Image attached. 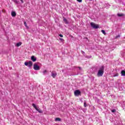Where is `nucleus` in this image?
<instances>
[{
  "label": "nucleus",
  "instance_id": "f257e3e1",
  "mask_svg": "<svg viewBox=\"0 0 125 125\" xmlns=\"http://www.w3.org/2000/svg\"><path fill=\"white\" fill-rule=\"evenodd\" d=\"M104 74V66H102L100 67L99 70L98 71V77H102Z\"/></svg>",
  "mask_w": 125,
  "mask_h": 125
},
{
  "label": "nucleus",
  "instance_id": "f03ea898",
  "mask_svg": "<svg viewBox=\"0 0 125 125\" xmlns=\"http://www.w3.org/2000/svg\"><path fill=\"white\" fill-rule=\"evenodd\" d=\"M32 106L35 108L36 110H37L38 112H39V113H42V111L40 110V108L37 107V105H36V104H33Z\"/></svg>",
  "mask_w": 125,
  "mask_h": 125
},
{
  "label": "nucleus",
  "instance_id": "7ed1b4c3",
  "mask_svg": "<svg viewBox=\"0 0 125 125\" xmlns=\"http://www.w3.org/2000/svg\"><path fill=\"white\" fill-rule=\"evenodd\" d=\"M33 68L34 70L36 71H39L41 69V67H40V66H39L38 64L36 63H35L33 65Z\"/></svg>",
  "mask_w": 125,
  "mask_h": 125
},
{
  "label": "nucleus",
  "instance_id": "20e7f679",
  "mask_svg": "<svg viewBox=\"0 0 125 125\" xmlns=\"http://www.w3.org/2000/svg\"><path fill=\"white\" fill-rule=\"evenodd\" d=\"M90 25L91 27H92V28H93L94 29H98V28H99V26H98V25L95 24L93 22H91Z\"/></svg>",
  "mask_w": 125,
  "mask_h": 125
},
{
  "label": "nucleus",
  "instance_id": "39448f33",
  "mask_svg": "<svg viewBox=\"0 0 125 125\" xmlns=\"http://www.w3.org/2000/svg\"><path fill=\"white\" fill-rule=\"evenodd\" d=\"M81 92L79 90H76L74 92L75 96H79V95H81Z\"/></svg>",
  "mask_w": 125,
  "mask_h": 125
},
{
  "label": "nucleus",
  "instance_id": "423d86ee",
  "mask_svg": "<svg viewBox=\"0 0 125 125\" xmlns=\"http://www.w3.org/2000/svg\"><path fill=\"white\" fill-rule=\"evenodd\" d=\"M51 76L52 78H55L57 76V73L55 71H53L51 72Z\"/></svg>",
  "mask_w": 125,
  "mask_h": 125
},
{
  "label": "nucleus",
  "instance_id": "0eeeda50",
  "mask_svg": "<svg viewBox=\"0 0 125 125\" xmlns=\"http://www.w3.org/2000/svg\"><path fill=\"white\" fill-rule=\"evenodd\" d=\"M24 65H25V66H27V67H28L29 68H31V67L33 66V63H24Z\"/></svg>",
  "mask_w": 125,
  "mask_h": 125
},
{
  "label": "nucleus",
  "instance_id": "6e6552de",
  "mask_svg": "<svg viewBox=\"0 0 125 125\" xmlns=\"http://www.w3.org/2000/svg\"><path fill=\"white\" fill-rule=\"evenodd\" d=\"M11 15L13 17H15L16 16V13L15 11H12L11 12Z\"/></svg>",
  "mask_w": 125,
  "mask_h": 125
},
{
  "label": "nucleus",
  "instance_id": "1a4fd4ad",
  "mask_svg": "<svg viewBox=\"0 0 125 125\" xmlns=\"http://www.w3.org/2000/svg\"><path fill=\"white\" fill-rule=\"evenodd\" d=\"M31 60H32L33 62H36L37 59H36L34 56H32L31 57Z\"/></svg>",
  "mask_w": 125,
  "mask_h": 125
},
{
  "label": "nucleus",
  "instance_id": "9d476101",
  "mask_svg": "<svg viewBox=\"0 0 125 125\" xmlns=\"http://www.w3.org/2000/svg\"><path fill=\"white\" fill-rule=\"evenodd\" d=\"M63 21L65 24H69V22H68V20L66 19L65 18H63Z\"/></svg>",
  "mask_w": 125,
  "mask_h": 125
},
{
  "label": "nucleus",
  "instance_id": "9b49d317",
  "mask_svg": "<svg viewBox=\"0 0 125 125\" xmlns=\"http://www.w3.org/2000/svg\"><path fill=\"white\" fill-rule=\"evenodd\" d=\"M121 76L123 77H125V70H122L121 71Z\"/></svg>",
  "mask_w": 125,
  "mask_h": 125
},
{
  "label": "nucleus",
  "instance_id": "f8f14e48",
  "mask_svg": "<svg viewBox=\"0 0 125 125\" xmlns=\"http://www.w3.org/2000/svg\"><path fill=\"white\" fill-rule=\"evenodd\" d=\"M55 121L56 122H61V119L57 117V118H56Z\"/></svg>",
  "mask_w": 125,
  "mask_h": 125
},
{
  "label": "nucleus",
  "instance_id": "ddd939ff",
  "mask_svg": "<svg viewBox=\"0 0 125 125\" xmlns=\"http://www.w3.org/2000/svg\"><path fill=\"white\" fill-rule=\"evenodd\" d=\"M21 44H22V42H21L17 43L16 46H17V47H19V46H20V45H21Z\"/></svg>",
  "mask_w": 125,
  "mask_h": 125
},
{
  "label": "nucleus",
  "instance_id": "4468645a",
  "mask_svg": "<svg viewBox=\"0 0 125 125\" xmlns=\"http://www.w3.org/2000/svg\"><path fill=\"white\" fill-rule=\"evenodd\" d=\"M117 15L119 17H122L124 16V15L123 14H118Z\"/></svg>",
  "mask_w": 125,
  "mask_h": 125
},
{
  "label": "nucleus",
  "instance_id": "2eb2a0df",
  "mask_svg": "<svg viewBox=\"0 0 125 125\" xmlns=\"http://www.w3.org/2000/svg\"><path fill=\"white\" fill-rule=\"evenodd\" d=\"M43 75H46V73H47V70H45L42 72Z\"/></svg>",
  "mask_w": 125,
  "mask_h": 125
},
{
  "label": "nucleus",
  "instance_id": "dca6fc26",
  "mask_svg": "<svg viewBox=\"0 0 125 125\" xmlns=\"http://www.w3.org/2000/svg\"><path fill=\"white\" fill-rule=\"evenodd\" d=\"M13 1L15 3L18 4V1L17 0H13Z\"/></svg>",
  "mask_w": 125,
  "mask_h": 125
},
{
  "label": "nucleus",
  "instance_id": "f3484780",
  "mask_svg": "<svg viewBox=\"0 0 125 125\" xmlns=\"http://www.w3.org/2000/svg\"><path fill=\"white\" fill-rule=\"evenodd\" d=\"M102 33H103V34H104V35H106V33L105 32V30H102Z\"/></svg>",
  "mask_w": 125,
  "mask_h": 125
},
{
  "label": "nucleus",
  "instance_id": "a211bd4d",
  "mask_svg": "<svg viewBox=\"0 0 125 125\" xmlns=\"http://www.w3.org/2000/svg\"><path fill=\"white\" fill-rule=\"evenodd\" d=\"M119 76V73H116L113 75V77H118Z\"/></svg>",
  "mask_w": 125,
  "mask_h": 125
},
{
  "label": "nucleus",
  "instance_id": "6ab92c4d",
  "mask_svg": "<svg viewBox=\"0 0 125 125\" xmlns=\"http://www.w3.org/2000/svg\"><path fill=\"white\" fill-rule=\"evenodd\" d=\"M86 106H87V105H86V102H85V101L84 102V107L85 108L86 107Z\"/></svg>",
  "mask_w": 125,
  "mask_h": 125
},
{
  "label": "nucleus",
  "instance_id": "aec40b11",
  "mask_svg": "<svg viewBox=\"0 0 125 125\" xmlns=\"http://www.w3.org/2000/svg\"><path fill=\"white\" fill-rule=\"evenodd\" d=\"M111 112H112V113H115L116 112V109H113L112 110H111Z\"/></svg>",
  "mask_w": 125,
  "mask_h": 125
},
{
  "label": "nucleus",
  "instance_id": "412c9836",
  "mask_svg": "<svg viewBox=\"0 0 125 125\" xmlns=\"http://www.w3.org/2000/svg\"><path fill=\"white\" fill-rule=\"evenodd\" d=\"M24 25H25V27H26V28H28V26H27V23H26V22H25V21H24Z\"/></svg>",
  "mask_w": 125,
  "mask_h": 125
},
{
  "label": "nucleus",
  "instance_id": "4be33fe9",
  "mask_svg": "<svg viewBox=\"0 0 125 125\" xmlns=\"http://www.w3.org/2000/svg\"><path fill=\"white\" fill-rule=\"evenodd\" d=\"M60 41H61V42H64V39H62V38H60Z\"/></svg>",
  "mask_w": 125,
  "mask_h": 125
},
{
  "label": "nucleus",
  "instance_id": "5701e85b",
  "mask_svg": "<svg viewBox=\"0 0 125 125\" xmlns=\"http://www.w3.org/2000/svg\"><path fill=\"white\" fill-rule=\"evenodd\" d=\"M59 36L61 37V38H63V35L62 34H60L59 35Z\"/></svg>",
  "mask_w": 125,
  "mask_h": 125
},
{
  "label": "nucleus",
  "instance_id": "b1692460",
  "mask_svg": "<svg viewBox=\"0 0 125 125\" xmlns=\"http://www.w3.org/2000/svg\"><path fill=\"white\" fill-rule=\"evenodd\" d=\"M24 63H32V62L31 61H29L28 62H25Z\"/></svg>",
  "mask_w": 125,
  "mask_h": 125
},
{
  "label": "nucleus",
  "instance_id": "393cba45",
  "mask_svg": "<svg viewBox=\"0 0 125 125\" xmlns=\"http://www.w3.org/2000/svg\"><path fill=\"white\" fill-rule=\"evenodd\" d=\"M77 1H78L79 2H82V0H77Z\"/></svg>",
  "mask_w": 125,
  "mask_h": 125
},
{
  "label": "nucleus",
  "instance_id": "a878e982",
  "mask_svg": "<svg viewBox=\"0 0 125 125\" xmlns=\"http://www.w3.org/2000/svg\"><path fill=\"white\" fill-rule=\"evenodd\" d=\"M120 35H118L116 37V39H118V38H120Z\"/></svg>",
  "mask_w": 125,
  "mask_h": 125
},
{
  "label": "nucleus",
  "instance_id": "bb28decb",
  "mask_svg": "<svg viewBox=\"0 0 125 125\" xmlns=\"http://www.w3.org/2000/svg\"><path fill=\"white\" fill-rule=\"evenodd\" d=\"M21 0V3H23L24 2V1H23V0Z\"/></svg>",
  "mask_w": 125,
  "mask_h": 125
},
{
  "label": "nucleus",
  "instance_id": "cd10ccee",
  "mask_svg": "<svg viewBox=\"0 0 125 125\" xmlns=\"http://www.w3.org/2000/svg\"><path fill=\"white\" fill-rule=\"evenodd\" d=\"M78 68H79V70H82V68L80 66H79Z\"/></svg>",
  "mask_w": 125,
  "mask_h": 125
},
{
  "label": "nucleus",
  "instance_id": "c85d7f7f",
  "mask_svg": "<svg viewBox=\"0 0 125 125\" xmlns=\"http://www.w3.org/2000/svg\"><path fill=\"white\" fill-rule=\"evenodd\" d=\"M82 53H84V52L82 51Z\"/></svg>",
  "mask_w": 125,
  "mask_h": 125
},
{
  "label": "nucleus",
  "instance_id": "c756f323",
  "mask_svg": "<svg viewBox=\"0 0 125 125\" xmlns=\"http://www.w3.org/2000/svg\"><path fill=\"white\" fill-rule=\"evenodd\" d=\"M89 0L91 1V0Z\"/></svg>",
  "mask_w": 125,
  "mask_h": 125
}]
</instances>
